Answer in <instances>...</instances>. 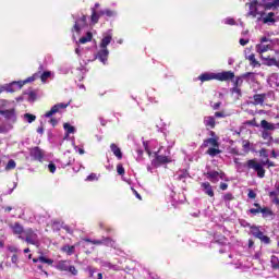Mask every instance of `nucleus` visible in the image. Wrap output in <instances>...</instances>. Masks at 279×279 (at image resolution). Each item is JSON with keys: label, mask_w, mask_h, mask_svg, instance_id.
<instances>
[{"label": "nucleus", "mask_w": 279, "mask_h": 279, "mask_svg": "<svg viewBox=\"0 0 279 279\" xmlns=\"http://www.w3.org/2000/svg\"><path fill=\"white\" fill-rule=\"evenodd\" d=\"M202 147L204 149H206V147H209L206 154L211 158H215V156H219V154H221V149H219V137H209L204 140Z\"/></svg>", "instance_id": "f257e3e1"}, {"label": "nucleus", "mask_w": 279, "mask_h": 279, "mask_svg": "<svg viewBox=\"0 0 279 279\" xmlns=\"http://www.w3.org/2000/svg\"><path fill=\"white\" fill-rule=\"evenodd\" d=\"M25 241L28 245H38V233L34 229L28 228L24 231Z\"/></svg>", "instance_id": "f03ea898"}, {"label": "nucleus", "mask_w": 279, "mask_h": 279, "mask_svg": "<svg viewBox=\"0 0 279 279\" xmlns=\"http://www.w3.org/2000/svg\"><path fill=\"white\" fill-rule=\"evenodd\" d=\"M171 162H173V159H171L170 156L158 155V153H155V160L153 161L154 167H162V165H169Z\"/></svg>", "instance_id": "7ed1b4c3"}, {"label": "nucleus", "mask_w": 279, "mask_h": 279, "mask_svg": "<svg viewBox=\"0 0 279 279\" xmlns=\"http://www.w3.org/2000/svg\"><path fill=\"white\" fill-rule=\"evenodd\" d=\"M65 108H69V104L60 102L54 105L49 111L45 113L46 119H49L53 117V114H57V112H60V110H64Z\"/></svg>", "instance_id": "20e7f679"}, {"label": "nucleus", "mask_w": 279, "mask_h": 279, "mask_svg": "<svg viewBox=\"0 0 279 279\" xmlns=\"http://www.w3.org/2000/svg\"><path fill=\"white\" fill-rule=\"evenodd\" d=\"M207 180H210L213 182V184H217V182H219V178L220 180H223V175H226L223 173V171H208L205 173Z\"/></svg>", "instance_id": "39448f33"}, {"label": "nucleus", "mask_w": 279, "mask_h": 279, "mask_svg": "<svg viewBox=\"0 0 279 279\" xmlns=\"http://www.w3.org/2000/svg\"><path fill=\"white\" fill-rule=\"evenodd\" d=\"M13 234H15L16 236H19V239H21V241H25V238L21 234L25 233V228H23V225H21V222H14L13 225L10 226Z\"/></svg>", "instance_id": "423d86ee"}, {"label": "nucleus", "mask_w": 279, "mask_h": 279, "mask_svg": "<svg viewBox=\"0 0 279 279\" xmlns=\"http://www.w3.org/2000/svg\"><path fill=\"white\" fill-rule=\"evenodd\" d=\"M234 78V72L232 71H223L216 73V80L218 82H230Z\"/></svg>", "instance_id": "0eeeda50"}, {"label": "nucleus", "mask_w": 279, "mask_h": 279, "mask_svg": "<svg viewBox=\"0 0 279 279\" xmlns=\"http://www.w3.org/2000/svg\"><path fill=\"white\" fill-rule=\"evenodd\" d=\"M0 114L4 117L8 121H12V123H16V110L15 109H7L0 110Z\"/></svg>", "instance_id": "6e6552de"}, {"label": "nucleus", "mask_w": 279, "mask_h": 279, "mask_svg": "<svg viewBox=\"0 0 279 279\" xmlns=\"http://www.w3.org/2000/svg\"><path fill=\"white\" fill-rule=\"evenodd\" d=\"M87 25H88V23L86 22V15H83L82 17H80L75 21L73 29H74V32H76V34H80V32H82L83 27H87Z\"/></svg>", "instance_id": "1a4fd4ad"}, {"label": "nucleus", "mask_w": 279, "mask_h": 279, "mask_svg": "<svg viewBox=\"0 0 279 279\" xmlns=\"http://www.w3.org/2000/svg\"><path fill=\"white\" fill-rule=\"evenodd\" d=\"M203 123L207 130H215L217 122L215 120V117L207 116L204 118Z\"/></svg>", "instance_id": "9d476101"}, {"label": "nucleus", "mask_w": 279, "mask_h": 279, "mask_svg": "<svg viewBox=\"0 0 279 279\" xmlns=\"http://www.w3.org/2000/svg\"><path fill=\"white\" fill-rule=\"evenodd\" d=\"M258 1L257 0H253L250 4H248V16H253V19H256V16H258Z\"/></svg>", "instance_id": "9b49d317"}, {"label": "nucleus", "mask_w": 279, "mask_h": 279, "mask_svg": "<svg viewBox=\"0 0 279 279\" xmlns=\"http://www.w3.org/2000/svg\"><path fill=\"white\" fill-rule=\"evenodd\" d=\"M31 156L35 160L40 161L45 158V153L43 151V149H40V147H34V148L31 149Z\"/></svg>", "instance_id": "f8f14e48"}, {"label": "nucleus", "mask_w": 279, "mask_h": 279, "mask_svg": "<svg viewBox=\"0 0 279 279\" xmlns=\"http://www.w3.org/2000/svg\"><path fill=\"white\" fill-rule=\"evenodd\" d=\"M267 99V94H255L253 96V106H263Z\"/></svg>", "instance_id": "ddd939ff"}, {"label": "nucleus", "mask_w": 279, "mask_h": 279, "mask_svg": "<svg viewBox=\"0 0 279 279\" xmlns=\"http://www.w3.org/2000/svg\"><path fill=\"white\" fill-rule=\"evenodd\" d=\"M260 162H258V160L256 159H248L244 165L243 167L245 169H247L248 171L250 170H253V171H256V169L259 167Z\"/></svg>", "instance_id": "4468645a"}, {"label": "nucleus", "mask_w": 279, "mask_h": 279, "mask_svg": "<svg viewBox=\"0 0 279 279\" xmlns=\"http://www.w3.org/2000/svg\"><path fill=\"white\" fill-rule=\"evenodd\" d=\"M109 54H110V51H108V49L101 48L97 53V58L98 60H100V62H102V64H106V62H108Z\"/></svg>", "instance_id": "2eb2a0df"}, {"label": "nucleus", "mask_w": 279, "mask_h": 279, "mask_svg": "<svg viewBox=\"0 0 279 279\" xmlns=\"http://www.w3.org/2000/svg\"><path fill=\"white\" fill-rule=\"evenodd\" d=\"M252 75H254L253 72H246L242 76H236V78L233 83L234 87L239 88L240 86H243V77L247 78V77H252Z\"/></svg>", "instance_id": "dca6fc26"}, {"label": "nucleus", "mask_w": 279, "mask_h": 279, "mask_svg": "<svg viewBox=\"0 0 279 279\" xmlns=\"http://www.w3.org/2000/svg\"><path fill=\"white\" fill-rule=\"evenodd\" d=\"M110 149H111L113 156H116V158H118V160L123 159V153L121 151V148L117 144L112 143L110 145Z\"/></svg>", "instance_id": "f3484780"}, {"label": "nucleus", "mask_w": 279, "mask_h": 279, "mask_svg": "<svg viewBox=\"0 0 279 279\" xmlns=\"http://www.w3.org/2000/svg\"><path fill=\"white\" fill-rule=\"evenodd\" d=\"M201 82H210L217 80V73H203L198 76Z\"/></svg>", "instance_id": "a211bd4d"}, {"label": "nucleus", "mask_w": 279, "mask_h": 279, "mask_svg": "<svg viewBox=\"0 0 279 279\" xmlns=\"http://www.w3.org/2000/svg\"><path fill=\"white\" fill-rule=\"evenodd\" d=\"M260 128H263L264 132H274V130H276V124L269 123L267 120H262Z\"/></svg>", "instance_id": "6ab92c4d"}, {"label": "nucleus", "mask_w": 279, "mask_h": 279, "mask_svg": "<svg viewBox=\"0 0 279 279\" xmlns=\"http://www.w3.org/2000/svg\"><path fill=\"white\" fill-rule=\"evenodd\" d=\"M256 49H257V52L260 53V56H263V53H266V51H271L272 49V46L271 44H259V45H256Z\"/></svg>", "instance_id": "aec40b11"}, {"label": "nucleus", "mask_w": 279, "mask_h": 279, "mask_svg": "<svg viewBox=\"0 0 279 279\" xmlns=\"http://www.w3.org/2000/svg\"><path fill=\"white\" fill-rule=\"evenodd\" d=\"M202 189H204L206 195L209 197H215V191H213V185H210L208 182L202 183Z\"/></svg>", "instance_id": "412c9836"}, {"label": "nucleus", "mask_w": 279, "mask_h": 279, "mask_svg": "<svg viewBox=\"0 0 279 279\" xmlns=\"http://www.w3.org/2000/svg\"><path fill=\"white\" fill-rule=\"evenodd\" d=\"M276 13L269 12L265 17H263L264 25H269V23H276Z\"/></svg>", "instance_id": "4be33fe9"}, {"label": "nucleus", "mask_w": 279, "mask_h": 279, "mask_svg": "<svg viewBox=\"0 0 279 279\" xmlns=\"http://www.w3.org/2000/svg\"><path fill=\"white\" fill-rule=\"evenodd\" d=\"M262 59L266 60L267 66H278L279 69V61L276 58H269L262 54Z\"/></svg>", "instance_id": "5701e85b"}, {"label": "nucleus", "mask_w": 279, "mask_h": 279, "mask_svg": "<svg viewBox=\"0 0 279 279\" xmlns=\"http://www.w3.org/2000/svg\"><path fill=\"white\" fill-rule=\"evenodd\" d=\"M56 269L58 271H69V262L68 260H59L56 265Z\"/></svg>", "instance_id": "b1692460"}, {"label": "nucleus", "mask_w": 279, "mask_h": 279, "mask_svg": "<svg viewBox=\"0 0 279 279\" xmlns=\"http://www.w3.org/2000/svg\"><path fill=\"white\" fill-rule=\"evenodd\" d=\"M255 239H259V241H262V243H265L266 245H269V243H271V239L267 235H265V233H263V231H259L257 233V235L255 236Z\"/></svg>", "instance_id": "393cba45"}, {"label": "nucleus", "mask_w": 279, "mask_h": 279, "mask_svg": "<svg viewBox=\"0 0 279 279\" xmlns=\"http://www.w3.org/2000/svg\"><path fill=\"white\" fill-rule=\"evenodd\" d=\"M61 252H64L68 256H73L75 254V245H63Z\"/></svg>", "instance_id": "a878e982"}, {"label": "nucleus", "mask_w": 279, "mask_h": 279, "mask_svg": "<svg viewBox=\"0 0 279 279\" xmlns=\"http://www.w3.org/2000/svg\"><path fill=\"white\" fill-rule=\"evenodd\" d=\"M112 43V36L107 35L101 39L100 49H108V45Z\"/></svg>", "instance_id": "bb28decb"}, {"label": "nucleus", "mask_w": 279, "mask_h": 279, "mask_svg": "<svg viewBox=\"0 0 279 279\" xmlns=\"http://www.w3.org/2000/svg\"><path fill=\"white\" fill-rule=\"evenodd\" d=\"M90 40H93V33L92 32H87L86 36H83L78 39V43L81 45H86V43H90Z\"/></svg>", "instance_id": "cd10ccee"}, {"label": "nucleus", "mask_w": 279, "mask_h": 279, "mask_svg": "<svg viewBox=\"0 0 279 279\" xmlns=\"http://www.w3.org/2000/svg\"><path fill=\"white\" fill-rule=\"evenodd\" d=\"M99 15L100 16H108L109 19H112L113 16L117 15V11L106 9V10L99 11Z\"/></svg>", "instance_id": "c85d7f7f"}, {"label": "nucleus", "mask_w": 279, "mask_h": 279, "mask_svg": "<svg viewBox=\"0 0 279 279\" xmlns=\"http://www.w3.org/2000/svg\"><path fill=\"white\" fill-rule=\"evenodd\" d=\"M247 59L253 69H256V66H260V62L256 60V56L254 53L250 54Z\"/></svg>", "instance_id": "c756f323"}, {"label": "nucleus", "mask_w": 279, "mask_h": 279, "mask_svg": "<svg viewBox=\"0 0 279 279\" xmlns=\"http://www.w3.org/2000/svg\"><path fill=\"white\" fill-rule=\"evenodd\" d=\"M260 213L264 219H267V217H272L274 215V211L269 207H262Z\"/></svg>", "instance_id": "7c9ffc66"}, {"label": "nucleus", "mask_w": 279, "mask_h": 279, "mask_svg": "<svg viewBox=\"0 0 279 279\" xmlns=\"http://www.w3.org/2000/svg\"><path fill=\"white\" fill-rule=\"evenodd\" d=\"M116 241L112 238H102V245L107 247H114Z\"/></svg>", "instance_id": "2f4dec72"}, {"label": "nucleus", "mask_w": 279, "mask_h": 279, "mask_svg": "<svg viewBox=\"0 0 279 279\" xmlns=\"http://www.w3.org/2000/svg\"><path fill=\"white\" fill-rule=\"evenodd\" d=\"M255 172L257 173V178H265L266 171H265L263 162L259 163V166H257V169L255 170Z\"/></svg>", "instance_id": "473e14b6"}, {"label": "nucleus", "mask_w": 279, "mask_h": 279, "mask_svg": "<svg viewBox=\"0 0 279 279\" xmlns=\"http://www.w3.org/2000/svg\"><path fill=\"white\" fill-rule=\"evenodd\" d=\"M100 16H102V15H100L99 12L97 13V11L95 9H92V16H90L92 23H94V24L99 23Z\"/></svg>", "instance_id": "72a5a7b5"}, {"label": "nucleus", "mask_w": 279, "mask_h": 279, "mask_svg": "<svg viewBox=\"0 0 279 279\" xmlns=\"http://www.w3.org/2000/svg\"><path fill=\"white\" fill-rule=\"evenodd\" d=\"M270 265L272 269H278L279 270V258L276 255H272L270 258Z\"/></svg>", "instance_id": "f704fd0d"}, {"label": "nucleus", "mask_w": 279, "mask_h": 279, "mask_svg": "<svg viewBox=\"0 0 279 279\" xmlns=\"http://www.w3.org/2000/svg\"><path fill=\"white\" fill-rule=\"evenodd\" d=\"M4 169L5 171H12L16 169V161H14V159H10Z\"/></svg>", "instance_id": "c9c22d12"}, {"label": "nucleus", "mask_w": 279, "mask_h": 279, "mask_svg": "<svg viewBox=\"0 0 279 279\" xmlns=\"http://www.w3.org/2000/svg\"><path fill=\"white\" fill-rule=\"evenodd\" d=\"M63 129L65 130L66 135H69V134H75V126L70 125L69 123H64V124H63Z\"/></svg>", "instance_id": "e433bc0d"}, {"label": "nucleus", "mask_w": 279, "mask_h": 279, "mask_svg": "<svg viewBox=\"0 0 279 279\" xmlns=\"http://www.w3.org/2000/svg\"><path fill=\"white\" fill-rule=\"evenodd\" d=\"M38 77H40V74L39 73H35L33 74L32 76L27 77L23 84H29L32 82H36V80H38Z\"/></svg>", "instance_id": "4c0bfd02"}, {"label": "nucleus", "mask_w": 279, "mask_h": 279, "mask_svg": "<svg viewBox=\"0 0 279 279\" xmlns=\"http://www.w3.org/2000/svg\"><path fill=\"white\" fill-rule=\"evenodd\" d=\"M254 206H255V208H251L250 213H251V215H258V213H260V210H262L260 204L254 203Z\"/></svg>", "instance_id": "58836bf2"}, {"label": "nucleus", "mask_w": 279, "mask_h": 279, "mask_svg": "<svg viewBox=\"0 0 279 279\" xmlns=\"http://www.w3.org/2000/svg\"><path fill=\"white\" fill-rule=\"evenodd\" d=\"M85 243H92L93 245H104V240H90L84 239Z\"/></svg>", "instance_id": "ea45409f"}, {"label": "nucleus", "mask_w": 279, "mask_h": 279, "mask_svg": "<svg viewBox=\"0 0 279 279\" xmlns=\"http://www.w3.org/2000/svg\"><path fill=\"white\" fill-rule=\"evenodd\" d=\"M24 119H26L27 123H34V121H36V116L32 113H25Z\"/></svg>", "instance_id": "a19ab883"}, {"label": "nucleus", "mask_w": 279, "mask_h": 279, "mask_svg": "<svg viewBox=\"0 0 279 279\" xmlns=\"http://www.w3.org/2000/svg\"><path fill=\"white\" fill-rule=\"evenodd\" d=\"M39 77H40L41 82L45 83V82H47V80H49V77H51V72H49V71L43 72Z\"/></svg>", "instance_id": "79ce46f5"}, {"label": "nucleus", "mask_w": 279, "mask_h": 279, "mask_svg": "<svg viewBox=\"0 0 279 279\" xmlns=\"http://www.w3.org/2000/svg\"><path fill=\"white\" fill-rule=\"evenodd\" d=\"M38 260L39 263H45L46 265H53V259H49L45 256H39Z\"/></svg>", "instance_id": "37998d69"}, {"label": "nucleus", "mask_w": 279, "mask_h": 279, "mask_svg": "<svg viewBox=\"0 0 279 279\" xmlns=\"http://www.w3.org/2000/svg\"><path fill=\"white\" fill-rule=\"evenodd\" d=\"M271 8H279V0H274L266 4V10H271Z\"/></svg>", "instance_id": "c03bdc74"}, {"label": "nucleus", "mask_w": 279, "mask_h": 279, "mask_svg": "<svg viewBox=\"0 0 279 279\" xmlns=\"http://www.w3.org/2000/svg\"><path fill=\"white\" fill-rule=\"evenodd\" d=\"M14 93V89H12V86H0V95L1 93Z\"/></svg>", "instance_id": "a18cd8bd"}, {"label": "nucleus", "mask_w": 279, "mask_h": 279, "mask_svg": "<svg viewBox=\"0 0 279 279\" xmlns=\"http://www.w3.org/2000/svg\"><path fill=\"white\" fill-rule=\"evenodd\" d=\"M117 171L119 175H125V168H123V165L119 163L117 166Z\"/></svg>", "instance_id": "49530a36"}, {"label": "nucleus", "mask_w": 279, "mask_h": 279, "mask_svg": "<svg viewBox=\"0 0 279 279\" xmlns=\"http://www.w3.org/2000/svg\"><path fill=\"white\" fill-rule=\"evenodd\" d=\"M245 125H252L253 128H258V123L256 122V118H253L252 120H247L245 122Z\"/></svg>", "instance_id": "de8ad7c7"}, {"label": "nucleus", "mask_w": 279, "mask_h": 279, "mask_svg": "<svg viewBox=\"0 0 279 279\" xmlns=\"http://www.w3.org/2000/svg\"><path fill=\"white\" fill-rule=\"evenodd\" d=\"M260 232V228L256 227V226H252L251 227V234H253L255 238L256 235Z\"/></svg>", "instance_id": "09e8293b"}, {"label": "nucleus", "mask_w": 279, "mask_h": 279, "mask_svg": "<svg viewBox=\"0 0 279 279\" xmlns=\"http://www.w3.org/2000/svg\"><path fill=\"white\" fill-rule=\"evenodd\" d=\"M96 180H98L96 173H90V174L87 175V178H86V182H95Z\"/></svg>", "instance_id": "8fccbe9b"}, {"label": "nucleus", "mask_w": 279, "mask_h": 279, "mask_svg": "<svg viewBox=\"0 0 279 279\" xmlns=\"http://www.w3.org/2000/svg\"><path fill=\"white\" fill-rule=\"evenodd\" d=\"M233 199H234V195H232V193H227L223 195L225 202H232Z\"/></svg>", "instance_id": "3c124183"}, {"label": "nucleus", "mask_w": 279, "mask_h": 279, "mask_svg": "<svg viewBox=\"0 0 279 279\" xmlns=\"http://www.w3.org/2000/svg\"><path fill=\"white\" fill-rule=\"evenodd\" d=\"M68 271L72 274V276H77V268H75V266H68Z\"/></svg>", "instance_id": "603ef678"}, {"label": "nucleus", "mask_w": 279, "mask_h": 279, "mask_svg": "<svg viewBox=\"0 0 279 279\" xmlns=\"http://www.w3.org/2000/svg\"><path fill=\"white\" fill-rule=\"evenodd\" d=\"M242 147L244 149V151H250V141L245 140L242 142Z\"/></svg>", "instance_id": "864d4df0"}, {"label": "nucleus", "mask_w": 279, "mask_h": 279, "mask_svg": "<svg viewBox=\"0 0 279 279\" xmlns=\"http://www.w3.org/2000/svg\"><path fill=\"white\" fill-rule=\"evenodd\" d=\"M225 23L226 25H236V21H234L232 17L226 19Z\"/></svg>", "instance_id": "5fc2aeb1"}, {"label": "nucleus", "mask_w": 279, "mask_h": 279, "mask_svg": "<svg viewBox=\"0 0 279 279\" xmlns=\"http://www.w3.org/2000/svg\"><path fill=\"white\" fill-rule=\"evenodd\" d=\"M262 165H264V167H265V165H267L268 168L269 167H276V163H274V161H271L269 159H267L266 161H262Z\"/></svg>", "instance_id": "6e6d98bb"}, {"label": "nucleus", "mask_w": 279, "mask_h": 279, "mask_svg": "<svg viewBox=\"0 0 279 279\" xmlns=\"http://www.w3.org/2000/svg\"><path fill=\"white\" fill-rule=\"evenodd\" d=\"M143 146L145 149L146 154H151V150L149 149V143L148 142H143Z\"/></svg>", "instance_id": "4d7b16f0"}, {"label": "nucleus", "mask_w": 279, "mask_h": 279, "mask_svg": "<svg viewBox=\"0 0 279 279\" xmlns=\"http://www.w3.org/2000/svg\"><path fill=\"white\" fill-rule=\"evenodd\" d=\"M215 117L217 119H223V118H226V113H223V111H216Z\"/></svg>", "instance_id": "13d9d810"}, {"label": "nucleus", "mask_w": 279, "mask_h": 279, "mask_svg": "<svg viewBox=\"0 0 279 279\" xmlns=\"http://www.w3.org/2000/svg\"><path fill=\"white\" fill-rule=\"evenodd\" d=\"M247 197H248L250 199H256V194L254 193L253 190H248Z\"/></svg>", "instance_id": "bf43d9fd"}, {"label": "nucleus", "mask_w": 279, "mask_h": 279, "mask_svg": "<svg viewBox=\"0 0 279 279\" xmlns=\"http://www.w3.org/2000/svg\"><path fill=\"white\" fill-rule=\"evenodd\" d=\"M48 169H49L50 173H56V165L54 163H49Z\"/></svg>", "instance_id": "052dcab7"}, {"label": "nucleus", "mask_w": 279, "mask_h": 279, "mask_svg": "<svg viewBox=\"0 0 279 279\" xmlns=\"http://www.w3.org/2000/svg\"><path fill=\"white\" fill-rule=\"evenodd\" d=\"M11 263H13V265H16V263H19V256L16 254L12 255Z\"/></svg>", "instance_id": "680f3d73"}, {"label": "nucleus", "mask_w": 279, "mask_h": 279, "mask_svg": "<svg viewBox=\"0 0 279 279\" xmlns=\"http://www.w3.org/2000/svg\"><path fill=\"white\" fill-rule=\"evenodd\" d=\"M64 230H65V232L68 233V234H73V231H72V229H71V227H69V226H63L62 227Z\"/></svg>", "instance_id": "e2e57ef3"}, {"label": "nucleus", "mask_w": 279, "mask_h": 279, "mask_svg": "<svg viewBox=\"0 0 279 279\" xmlns=\"http://www.w3.org/2000/svg\"><path fill=\"white\" fill-rule=\"evenodd\" d=\"M247 43H250L248 39H244V38H241V39H240V45H241L242 47H245V45H247Z\"/></svg>", "instance_id": "0e129e2a"}, {"label": "nucleus", "mask_w": 279, "mask_h": 279, "mask_svg": "<svg viewBox=\"0 0 279 279\" xmlns=\"http://www.w3.org/2000/svg\"><path fill=\"white\" fill-rule=\"evenodd\" d=\"M269 197H274V198H276V197H278V191L276 192V191H271V192H269Z\"/></svg>", "instance_id": "69168bd1"}, {"label": "nucleus", "mask_w": 279, "mask_h": 279, "mask_svg": "<svg viewBox=\"0 0 279 279\" xmlns=\"http://www.w3.org/2000/svg\"><path fill=\"white\" fill-rule=\"evenodd\" d=\"M269 136H270L269 131H264L262 133V137L265 138V140L269 138Z\"/></svg>", "instance_id": "338daca9"}, {"label": "nucleus", "mask_w": 279, "mask_h": 279, "mask_svg": "<svg viewBox=\"0 0 279 279\" xmlns=\"http://www.w3.org/2000/svg\"><path fill=\"white\" fill-rule=\"evenodd\" d=\"M221 191H228V183H220Z\"/></svg>", "instance_id": "774afa93"}]
</instances>
